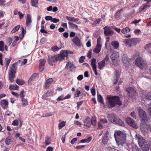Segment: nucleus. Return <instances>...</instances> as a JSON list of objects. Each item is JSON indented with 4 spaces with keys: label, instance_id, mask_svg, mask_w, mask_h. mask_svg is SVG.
Returning <instances> with one entry per match:
<instances>
[{
    "label": "nucleus",
    "instance_id": "1",
    "mask_svg": "<svg viewBox=\"0 0 151 151\" xmlns=\"http://www.w3.org/2000/svg\"><path fill=\"white\" fill-rule=\"evenodd\" d=\"M138 114L142 120L140 126L141 131L142 132L144 133L148 130L151 132V125L145 123L149 120V119L147 117L145 111L142 109L139 108Z\"/></svg>",
    "mask_w": 151,
    "mask_h": 151
},
{
    "label": "nucleus",
    "instance_id": "2",
    "mask_svg": "<svg viewBox=\"0 0 151 151\" xmlns=\"http://www.w3.org/2000/svg\"><path fill=\"white\" fill-rule=\"evenodd\" d=\"M116 143L118 145H123L126 142V134L123 131L116 130L114 134Z\"/></svg>",
    "mask_w": 151,
    "mask_h": 151
},
{
    "label": "nucleus",
    "instance_id": "3",
    "mask_svg": "<svg viewBox=\"0 0 151 151\" xmlns=\"http://www.w3.org/2000/svg\"><path fill=\"white\" fill-rule=\"evenodd\" d=\"M106 99L108 105L110 108L114 107L116 104L119 105H122V102L118 96L107 95Z\"/></svg>",
    "mask_w": 151,
    "mask_h": 151
},
{
    "label": "nucleus",
    "instance_id": "4",
    "mask_svg": "<svg viewBox=\"0 0 151 151\" xmlns=\"http://www.w3.org/2000/svg\"><path fill=\"white\" fill-rule=\"evenodd\" d=\"M134 137L138 141L139 146L143 151H147L149 150V145L147 144L145 140L140 134H136Z\"/></svg>",
    "mask_w": 151,
    "mask_h": 151
},
{
    "label": "nucleus",
    "instance_id": "5",
    "mask_svg": "<svg viewBox=\"0 0 151 151\" xmlns=\"http://www.w3.org/2000/svg\"><path fill=\"white\" fill-rule=\"evenodd\" d=\"M107 118L109 121L113 123L122 126L124 125V122L114 114H108Z\"/></svg>",
    "mask_w": 151,
    "mask_h": 151
},
{
    "label": "nucleus",
    "instance_id": "6",
    "mask_svg": "<svg viewBox=\"0 0 151 151\" xmlns=\"http://www.w3.org/2000/svg\"><path fill=\"white\" fill-rule=\"evenodd\" d=\"M17 67L15 64H13L9 69L8 72L9 79L11 82L14 81L15 74L16 72Z\"/></svg>",
    "mask_w": 151,
    "mask_h": 151
},
{
    "label": "nucleus",
    "instance_id": "7",
    "mask_svg": "<svg viewBox=\"0 0 151 151\" xmlns=\"http://www.w3.org/2000/svg\"><path fill=\"white\" fill-rule=\"evenodd\" d=\"M140 41L139 39L137 38H132L131 39H127L125 40L124 43L130 47L134 46L136 45Z\"/></svg>",
    "mask_w": 151,
    "mask_h": 151
},
{
    "label": "nucleus",
    "instance_id": "8",
    "mask_svg": "<svg viewBox=\"0 0 151 151\" xmlns=\"http://www.w3.org/2000/svg\"><path fill=\"white\" fill-rule=\"evenodd\" d=\"M135 63L136 65L141 69H143L147 66V64L146 61L141 58H137L135 61Z\"/></svg>",
    "mask_w": 151,
    "mask_h": 151
},
{
    "label": "nucleus",
    "instance_id": "9",
    "mask_svg": "<svg viewBox=\"0 0 151 151\" xmlns=\"http://www.w3.org/2000/svg\"><path fill=\"white\" fill-rule=\"evenodd\" d=\"M58 60H60L57 55L48 57V62L51 65H55L56 62Z\"/></svg>",
    "mask_w": 151,
    "mask_h": 151
},
{
    "label": "nucleus",
    "instance_id": "10",
    "mask_svg": "<svg viewBox=\"0 0 151 151\" xmlns=\"http://www.w3.org/2000/svg\"><path fill=\"white\" fill-rule=\"evenodd\" d=\"M101 38L99 37L97 39V45L93 50V52L96 54L99 53L101 51Z\"/></svg>",
    "mask_w": 151,
    "mask_h": 151
},
{
    "label": "nucleus",
    "instance_id": "11",
    "mask_svg": "<svg viewBox=\"0 0 151 151\" xmlns=\"http://www.w3.org/2000/svg\"><path fill=\"white\" fill-rule=\"evenodd\" d=\"M122 60L125 66H129L130 60L128 58L126 55L124 54L122 56Z\"/></svg>",
    "mask_w": 151,
    "mask_h": 151
},
{
    "label": "nucleus",
    "instance_id": "12",
    "mask_svg": "<svg viewBox=\"0 0 151 151\" xmlns=\"http://www.w3.org/2000/svg\"><path fill=\"white\" fill-rule=\"evenodd\" d=\"M130 31V29L127 27L123 28L121 30V32L122 33L126 34V35H124V37L126 38L130 37H131Z\"/></svg>",
    "mask_w": 151,
    "mask_h": 151
},
{
    "label": "nucleus",
    "instance_id": "13",
    "mask_svg": "<svg viewBox=\"0 0 151 151\" xmlns=\"http://www.w3.org/2000/svg\"><path fill=\"white\" fill-rule=\"evenodd\" d=\"M104 33L106 36L111 35L113 33V31L110 29V27L107 26L104 27Z\"/></svg>",
    "mask_w": 151,
    "mask_h": 151
},
{
    "label": "nucleus",
    "instance_id": "14",
    "mask_svg": "<svg viewBox=\"0 0 151 151\" xmlns=\"http://www.w3.org/2000/svg\"><path fill=\"white\" fill-rule=\"evenodd\" d=\"M126 122L127 124L135 129H137L138 127L136 124L131 118H128L126 119Z\"/></svg>",
    "mask_w": 151,
    "mask_h": 151
},
{
    "label": "nucleus",
    "instance_id": "15",
    "mask_svg": "<svg viewBox=\"0 0 151 151\" xmlns=\"http://www.w3.org/2000/svg\"><path fill=\"white\" fill-rule=\"evenodd\" d=\"M96 59L94 58H92L91 60V65L95 73V74L96 75H98V73L96 70Z\"/></svg>",
    "mask_w": 151,
    "mask_h": 151
},
{
    "label": "nucleus",
    "instance_id": "16",
    "mask_svg": "<svg viewBox=\"0 0 151 151\" xmlns=\"http://www.w3.org/2000/svg\"><path fill=\"white\" fill-rule=\"evenodd\" d=\"M66 68L68 70L73 71L76 69V67L74 66L73 62H68L66 65Z\"/></svg>",
    "mask_w": 151,
    "mask_h": 151
},
{
    "label": "nucleus",
    "instance_id": "17",
    "mask_svg": "<svg viewBox=\"0 0 151 151\" xmlns=\"http://www.w3.org/2000/svg\"><path fill=\"white\" fill-rule=\"evenodd\" d=\"M127 91L129 93V96H130L132 98H133L132 95H133L134 96H135L136 95V90L134 88H128L126 89Z\"/></svg>",
    "mask_w": 151,
    "mask_h": 151
},
{
    "label": "nucleus",
    "instance_id": "18",
    "mask_svg": "<svg viewBox=\"0 0 151 151\" xmlns=\"http://www.w3.org/2000/svg\"><path fill=\"white\" fill-rule=\"evenodd\" d=\"M68 52L67 50H64L60 54L57 55L60 60L63 59L65 57L68 56Z\"/></svg>",
    "mask_w": 151,
    "mask_h": 151
},
{
    "label": "nucleus",
    "instance_id": "19",
    "mask_svg": "<svg viewBox=\"0 0 151 151\" xmlns=\"http://www.w3.org/2000/svg\"><path fill=\"white\" fill-rule=\"evenodd\" d=\"M91 119L88 118L85 119L84 121V126L85 128H88L91 127Z\"/></svg>",
    "mask_w": 151,
    "mask_h": 151
},
{
    "label": "nucleus",
    "instance_id": "20",
    "mask_svg": "<svg viewBox=\"0 0 151 151\" xmlns=\"http://www.w3.org/2000/svg\"><path fill=\"white\" fill-rule=\"evenodd\" d=\"M32 23V19L31 16L29 14H27V15L26 24V26L28 27H30Z\"/></svg>",
    "mask_w": 151,
    "mask_h": 151
},
{
    "label": "nucleus",
    "instance_id": "21",
    "mask_svg": "<svg viewBox=\"0 0 151 151\" xmlns=\"http://www.w3.org/2000/svg\"><path fill=\"white\" fill-rule=\"evenodd\" d=\"M119 53L116 51H114L111 56V58L112 60L118 59L119 58Z\"/></svg>",
    "mask_w": 151,
    "mask_h": 151
},
{
    "label": "nucleus",
    "instance_id": "22",
    "mask_svg": "<svg viewBox=\"0 0 151 151\" xmlns=\"http://www.w3.org/2000/svg\"><path fill=\"white\" fill-rule=\"evenodd\" d=\"M72 41L78 46H80L81 45L80 40L77 37H75L73 39Z\"/></svg>",
    "mask_w": 151,
    "mask_h": 151
},
{
    "label": "nucleus",
    "instance_id": "23",
    "mask_svg": "<svg viewBox=\"0 0 151 151\" xmlns=\"http://www.w3.org/2000/svg\"><path fill=\"white\" fill-rule=\"evenodd\" d=\"M109 134V133L108 132H106L104 134L102 139V143L103 145H106L107 143L108 140V136Z\"/></svg>",
    "mask_w": 151,
    "mask_h": 151
},
{
    "label": "nucleus",
    "instance_id": "24",
    "mask_svg": "<svg viewBox=\"0 0 151 151\" xmlns=\"http://www.w3.org/2000/svg\"><path fill=\"white\" fill-rule=\"evenodd\" d=\"M0 105L4 109H6L8 107V102L5 100H1L0 103Z\"/></svg>",
    "mask_w": 151,
    "mask_h": 151
},
{
    "label": "nucleus",
    "instance_id": "25",
    "mask_svg": "<svg viewBox=\"0 0 151 151\" xmlns=\"http://www.w3.org/2000/svg\"><path fill=\"white\" fill-rule=\"evenodd\" d=\"M53 80L52 78H50L48 79L46 81L45 83V88H48L51 85Z\"/></svg>",
    "mask_w": 151,
    "mask_h": 151
},
{
    "label": "nucleus",
    "instance_id": "26",
    "mask_svg": "<svg viewBox=\"0 0 151 151\" xmlns=\"http://www.w3.org/2000/svg\"><path fill=\"white\" fill-rule=\"evenodd\" d=\"M114 75L116 77V78L113 80V82L114 84H116L117 83V82L118 81V79L119 77V72L117 70H115L114 72Z\"/></svg>",
    "mask_w": 151,
    "mask_h": 151
},
{
    "label": "nucleus",
    "instance_id": "27",
    "mask_svg": "<svg viewBox=\"0 0 151 151\" xmlns=\"http://www.w3.org/2000/svg\"><path fill=\"white\" fill-rule=\"evenodd\" d=\"M21 104L23 107L27 106L28 105V102L26 99L23 98L21 99Z\"/></svg>",
    "mask_w": 151,
    "mask_h": 151
},
{
    "label": "nucleus",
    "instance_id": "28",
    "mask_svg": "<svg viewBox=\"0 0 151 151\" xmlns=\"http://www.w3.org/2000/svg\"><path fill=\"white\" fill-rule=\"evenodd\" d=\"M111 45L114 47V48L115 49H117L119 47V43L116 41H113L112 42Z\"/></svg>",
    "mask_w": 151,
    "mask_h": 151
},
{
    "label": "nucleus",
    "instance_id": "29",
    "mask_svg": "<svg viewBox=\"0 0 151 151\" xmlns=\"http://www.w3.org/2000/svg\"><path fill=\"white\" fill-rule=\"evenodd\" d=\"M12 142V136H9L6 139L5 143L7 145L11 144Z\"/></svg>",
    "mask_w": 151,
    "mask_h": 151
},
{
    "label": "nucleus",
    "instance_id": "30",
    "mask_svg": "<svg viewBox=\"0 0 151 151\" xmlns=\"http://www.w3.org/2000/svg\"><path fill=\"white\" fill-rule=\"evenodd\" d=\"M66 18L68 21H71L74 22H77L78 20V19L73 17L66 16Z\"/></svg>",
    "mask_w": 151,
    "mask_h": 151
},
{
    "label": "nucleus",
    "instance_id": "31",
    "mask_svg": "<svg viewBox=\"0 0 151 151\" xmlns=\"http://www.w3.org/2000/svg\"><path fill=\"white\" fill-rule=\"evenodd\" d=\"M69 26L70 28H71L72 29H75L76 30H77L78 28V26L73 23L69 22H68Z\"/></svg>",
    "mask_w": 151,
    "mask_h": 151
},
{
    "label": "nucleus",
    "instance_id": "32",
    "mask_svg": "<svg viewBox=\"0 0 151 151\" xmlns=\"http://www.w3.org/2000/svg\"><path fill=\"white\" fill-rule=\"evenodd\" d=\"M32 5L34 7H37L38 6V0H31Z\"/></svg>",
    "mask_w": 151,
    "mask_h": 151
},
{
    "label": "nucleus",
    "instance_id": "33",
    "mask_svg": "<svg viewBox=\"0 0 151 151\" xmlns=\"http://www.w3.org/2000/svg\"><path fill=\"white\" fill-rule=\"evenodd\" d=\"M105 62L102 60L98 63V68L100 70H101L105 66Z\"/></svg>",
    "mask_w": 151,
    "mask_h": 151
},
{
    "label": "nucleus",
    "instance_id": "34",
    "mask_svg": "<svg viewBox=\"0 0 151 151\" xmlns=\"http://www.w3.org/2000/svg\"><path fill=\"white\" fill-rule=\"evenodd\" d=\"M19 86L16 84H10L9 86V89L10 90H18Z\"/></svg>",
    "mask_w": 151,
    "mask_h": 151
},
{
    "label": "nucleus",
    "instance_id": "35",
    "mask_svg": "<svg viewBox=\"0 0 151 151\" xmlns=\"http://www.w3.org/2000/svg\"><path fill=\"white\" fill-rule=\"evenodd\" d=\"M10 61L11 60L9 59L6 58L4 60V65L6 67V70L8 69V66Z\"/></svg>",
    "mask_w": 151,
    "mask_h": 151
},
{
    "label": "nucleus",
    "instance_id": "36",
    "mask_svg": "<svg viewBox=\"0 0 151 151\" xmlns=\"http://www.w3.org/2000/svg\"><path fill=\"white\" fill-rule=\"evenodd\" d=\"M37 75V74L36 73L33 74L29 79L28 83H31L32 81L35 79L36 78Z\"/></svg>",
    "mask_w": 151,
    "mask_h": 151
},
{
    "label": "nucleus",
    "instance_id": "37",
    "mask_svg": "<svg viewBox=\"0 0 151 151\" xmlns=\"http://www.w3.org/2000/svg\"><path fill=\"white\" fill-rule=\"evenodd\" d=\"M61 47L60 48L56 46H55L52 47L51 48V49L53 51H58L60 49H61L62 48H63L64 46L63 45V44H62L61 43Z\"/></svg>",
    "mask_w": 151,
    "mask_h": 151
},
{
    "label": "nucleus",
    "instance_id": "38",
    "mask_svg": "<svg viewBox=\"0 0 151 151\" xmlns=\"http://www.w3.org/2000/svg\"><path fill=\"white\" fill-rule=\"evenodd\" d=\"M20 27V25H18L15 27L11 31V33L13 34L18 31Z\"/></svg>",
    "mask_w": 151,
    "mask_h": 151
},
{
    "label": "nucleus",
    "instance_id": "39",
    "mask_svg": "<svg viewBox=\"0 0 151 151\" xmlns=\"http://www.w3.org/2000/svg\"><path fill=\"white\" fill-rule=\"evenodd\" d=\"M97 100L100 103L104 104V102L103 100V97L101 95H97Z\"/></svg>",
    "mask_w": 151,
    "mask_h": 151
},
{
    "label": "nucleus",
    "instance_id": "40",
    "mask_svg": "<svg viewBox=\"0 0 151 151\" xmlns=\"http://www.w3.org/2000/svg\"><path fill=\"white\" fill-rule=\"evenodd\" d=\"M65 122L63 121L60 123L58 126L59 129H60L64 126L65 125Z\"/></svg>",
    "mask_w": 151,
    "mask_h": 151
},
{
    "label": "nucleus",
    "instance_id": "41",
    "mask_svg": "<svg viewBox=\"0 0 151 151\" xmlns=\"http://www.w3.org/2000/svg\"><path fill=\"white\" fill-rule=\"evenodd\" d=\"M46 61V60L45 59H40V60L39 65L44 66Z\"/></svg>",
    "mask_w": 151,
    "mask_h": 151
},
{
    "label": "nucleus",
    "instance_id": "42",
    "mask_svg": "<svg viewBox=\"0 0 151 151\" xmlns=\"http://www.w3.org/2000/svg\"><path fill=\"white\" fill-rule=\"evenodd\" d=\"M50 139L48 137H47L45 138V145L47 146L49 145L50 143Z\"/></svg>",
    "mask_w": 151,
    "mask_h": 151
},
{
    "label": "nucleus",
    "instance_id": "43",
    "mask_svg": "<svg viewBox=\"0 0 151 151\" xmlns=\"http://www.w3.org/2000/svg\"><path fill=\"white\" fill-rule=\"evenodd\" d=\"M16 82L19 85H21L24 84V82L22 80L17 79L16 81Z\"/></svg>",
    "mask_w": 151,
    "mask_h": 151
},
{
    "label": "nucleus",
    "instance_id": "44",
    "mask_svg": "<svg viewBox=\"0 0 151 151\" xmlns=\"http://www.w3.org/2000/svg\"><path fill=\"white\" fill-rule=\"evenodd\" d=\"M101 21V19H97L95 20L93 23L92 25L93 26L94 24H99L100 23V22Z\"/></svg>",
    "mask_w": 151,
    "mask_h": 151
},
{
    "label": "nucleus",
    "instance_id": "45",
    "mask_svg": "<svg viewBox=\"0 0 151 151\" xmlns=\"http://www.w3.org/2000/svg\"><path fill=\"white\" fill-rule=\"evenodd\" d=\"M4 42L3 41H0V51H3L4 50Z\"/></svg>",
    "mask_w": 151,
    "mask_h": 151
},
{
    "label": "nucleus",
    "instance_id": "46",
    "mask_svg": "<svg viewBox=\"0 0 151 151\" xmlns=\"http://www.w3.org/2000/svg\"><path fill=\"white\" fill-rule=\"evenodd\" d=\"M7 43L9 46H10L12 41V39L11 37L8 38L6 40Z\"/></svg>",
    "mask_w": 151,
    "mask_h": 151
},
{
    "label": "nucleus",
    "instance_id": "47",
    "mask_svg": "<svg viewBox=\"0 0 151 151\" xmlns=\"http://www.w3.org/2000/svg\"><path fill=\"white\" fill-rule=\"evenodd\" d=\"M145 96V99L148 100H151V93H148Z\"/></svg>",
    "mask_w": 151,
    "mask_h": 151
},
{
    "label": "nucleus",
    "instance_id": "48",
    "mask_svg": "<svg viewBox=\"0 0 151 151\" xmlns=\"http://www.w3.org/2000/svg\"><path fill=\"white\" fill-rule=\"evenodd\" d=\"M22 37H21V35H20V39H22V38L24 37V35L26 33V31H25L24 30V28L23 27H22Z\"/></svg>",
    "mask_w": 151,
    "mask_h": 151
},
{
    "label": "nucleus",
    "instance_id": "49",
    "mask_svg": "<svg viewBox=\"0 0 151 151\" xmlns=\"http://www.w3.org/2000/svg\"><path fill=\"white\" fill-rule=\"evenodd\" d=\"M80 91L78 90H76V92L74 93V97H79V95L81 94Z\"/></svg>",
    "mask_w": 151,
    "mask_h": 151
},
{
    "label": "nucleus",
    "instance_id": "50",
    "mask_svg": "<svg viewBox=\"0 0 151 151\" xmlns=\"http://www.w3.org/2000/svg\"><path fill=\"white\" fill-rule=\"evenodd\" d=\"M99 122L102 124H104L107 123L108 121L105 118L104 119H101Z\"/></svg>",
    "mask_w": 151,
    "mask_h": 151
},
{
    "label": "nucleus",
    "instance_id": "51",
    "mask_svg": "<svg viewBox=\"0 0 151 151\" xmlns=\"http://www.w3.org/2000/svg\"><path fill=\"white\" fill-rule=\"evenodd\" d=\"M149 5H147V4H143L142 6H140V9L141 10H142L145 9V8H147L148 6Z\"/></svg>",
    "mask_w": 151,
    "mask_h": 151
},
{
    "label": "nucleus",
    "instance_id": "52",
    "mask_svg": "<svg viewBox=\"0 0 151 151\" xmlns=\"http://www.w3.org/2000/svg\"><path fill=\"white\" fill-rule=\"evenodd\" d=\"M24 94V91H21L20 94L19 96L21 99H22L23 98H24V97L25 96Z\"/></svg>",
    "mask_w": 151,
    "mask_h": 151
},
{
    "label": "nucleus",
    "instance_id": "53",
    "mask_svg": "<svg viewBox=\"0 0 151 151\" xmlns=\"http://www.w3.org/2000/svg\"><path fill=\"white\" fill-rule=\"evenodd\" d=\"M134 33L136 35H138L141 33V32L140 30L139 29H135L134 30Z\"/></svg>",
    "mask_w": 151,
    "mask_h": 151
},
{
    "label": "nucleus",
    "instance_id": "54",
    "mask_svg": "<svg viewBox=\"0 0 151 151\" xmlns=\"http://www.w3.org/2000/svg\"><path fill=\"white\" fill-rule=\"evenodd\" d=\"M59 21V19H56L55 18H52L51 22L55 23H57Z\"/></svg>",
    "mask_w": 151,
    "mask_h": 151
},
{
    "label": "nucleus",
    "instance_id": "55",
    "mask_svg": "<svg viewBox=\"0 0 151 151\" xmlns=\"http://www.w3.org/2000/svg\"><path fill=\"white\" fill-rule=\"evenodd\" d=\"M148 112L150 115H151V103L149 105V108L148 109Z\"/></svg>",
    "mask_w": 151,
    "mask_h": 151
},
{
    "label": "nucleus",
    "instance_id": "56",
    "mask_svg": "<svg viewBox=\"0 0 151 151\" xmlns=\"http://www.w3.org/2000/svg\"><path fill=\"white\" fill-rule=\"evenodd\" d=\"M85 59V57L83 56H82L80 57L79 60V61L80 63H83Z\"/></svg>",
    "mask_w": 151,
    "mask_h": 151
},
{
    "label": "nucleus",
    "instance_id": "57",
    "mask_svg": "<svg viewBox=\"0 0 151 151\" xmlns=\"http://www.w3.org/2000/svg\"><path fill=\"white\" fill-rule=\"evenodd\" d=\"M83 78V76L82 75L78 76L77 77V79L78 81H81Z\"/></svg>",
    "mask_w": 151,
    "mask_h": 151
},
{
    "label": "nucleus",
    "instance_id": "58",
    "mask_svg": "<svg viewBox=\"0 0 151 151\" xmlns=\"http://www.w3.org/2000/svg\"><path fill=\"white\" fill-rule=\"evenodd\" d=\"M52 17L50 16H46L45 17V19L46 20H51V21L52 19Z\"/></svg>",
    "mask_w": 151,
    "mask_h": 151
},
{
    "label": "nucleus",
    "instance_id": "59",
    "mask_svg": "<svg viewBox=\"0 0 151 151\" xmlns=\"http://www.w3.org/2000/svg\"><path fill=\"white\" fill-rule=\"evenodd\" d=\"M0 64L1 65H3L2 60V55L1 53H0Z\"/></svg>",
    "mask_w": 151,
    "mask_h": 151
},
{
    "label": "nucleus",
    "instance_id": "60",
    "mask_svg": "<svg viewBox=\"0 0 151 151\" xmlns=\"http://www.w3.org/2000/svg\"><path fill=\"white\" fill-rule=\"evenodd\" d=\"M18 121L17 120H14L12 123V124L13 125L17 126L18 125Z\"/></svg>",
    "mask_w": 151,
    "mask_h": 151
},
{
    "label": "nucleus",
    "instance_id": "61",
    "mask_svg": "<svg viewBox=\"0 0 151 151\" xmlns=\"http://www.w3.org/2000/svg\"><path fill=\"white\" fill-rule=\"evenodd\" d=\"M91 41L90 40H89L86 43V46L87 47H90L91 46Z\"/></svg>",
    "mask_w": 151,
    "mask_h": 151
},
{
    "label": "nucleus",
    "instance_id": "62",
    "mask_svg": "<svg viewBox=\"0 0 151 151\" xmlns=\"http://www.w3.org/2000/svg\"><path fill=\"white\" fill-rule=\"evenodd\" d=\"M64 96L63 95H61L60 96H59L58 99H57V100L58 101H60V100H62L64 99Z\"/></svg>",
    "mask_w": 151,
    "mask_h": 151
},
{
    "label": "nucleus",
    "instance_id": "63",
    "mask_svg": "<svg viewBox=\"0 0 151 151\" xmlns=\"http://www.w3.org/2000/svg\"><path fill=\"white\" fill-rule=\"evenodd\" d=\"M19 18L20 19H22L24 16V14H22L21 12L19 13Z\"/></svg>",
    "mask_w": 151,
    "mask_h": 151
},
{
    "label": "nucleus",
    "instance_id": "64",
    "mask_svg": "<svg viewBox=\"0 0 151 151\" xmlns=\"http://www.w3.org/2000/svg\"><path fill=\"white\" fill-rule=\"evenodd\" d=\"M102 124L100 122L98 123V128L99 129H102L103 127V125H102Z\"/></svg>",
    "mask_w": 151,
    "mask_h": 151
}]
</instances>
